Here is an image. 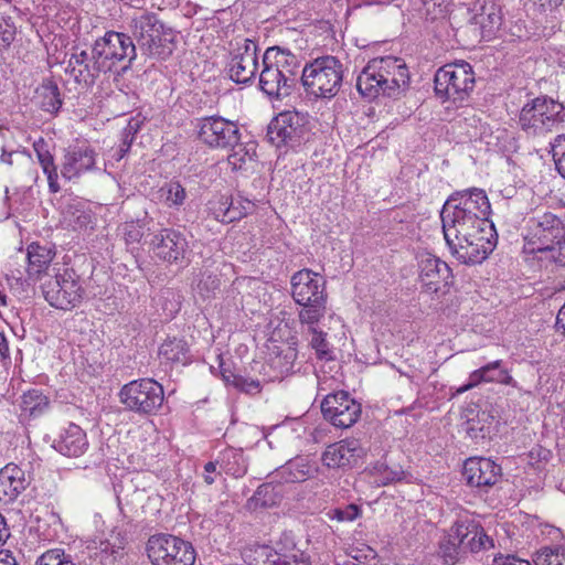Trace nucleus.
I'll list each match as a JSON object with an SVG mask.
<instances>
[{
    "mask_svg": "<svg viewBox=\"0 0 565 565\" xmlns=\"http://www.w3.org/2000/svg\"><path fill=\"white\" fill-rule=\"evenodd\" d=\"M147 553L153 565H193L195 562V551L191 543L172 534L150 536Z\"/></svg>",
    "mask_w": 565,
    "mask_h": 565,
    "instance_id": "nucleus-8",
    "label": "nucleus"
},
{
    "mask_svg": "<svg viewBox=\"0 0 565 565\" xmlns=\"http://www.w3.org/2000/svg\"><path fill=\"white\" fill-rule=\"evenodd\" d=\"M160 193L161 199L169 207H179L186 199L185 189L178 181L166 183L160 189Z\"/></svg>",
    "mask_w": 565,
    "mask_h": 565,
    "instance_id": "nucleus-38",
    "label": "nucleus"
},
{
    "mask_svg": "<svg viewBox=\"0 0 565 565\" xmlns=\"http://www.w3.org/2000/svg\"><path fill=\"white\" fill-rule=\"evenodd\" d=\"M542 7H557L563 0H540Z\"/></svg>",
    "mask_w": 565,
    "mask_h": 565,
    "instance_id": "nucleus-62",
    "label": "nucleus"
},
{
    "mask_svg": "<svg viewBox=\"0 0 565 565\" xmlns=\"http://www.w3.org/2000/svg\"><path fill=\"white\" fill-rule=\"evenodd\" d=\"M298 114L281 113L268 126V140L279 147L281 143L296 142L300 138L301 126Z\"/></svg>",
    "mask_w": 565,
    "mask_h": 565,
    "instance_id": "nucleus-23",
    "label": "nucleus"
},
{
    "mask_svg": "<svg viewBox=\"0 0 565 565\" xmlns=\"http://www.w3.org/2000/svg\"><path fill=\"white\" fill-rule=\"evenodd\" d=\"M546 105L547 107H545V111L541 116L539 136L558 130L565 124V106L552 98L548 99Z\"/></svg>",
    "mask_w": 565,
    "mask_h": 565,
    "instance_id": "nucleus-30",
    "label": "nucleus"
},
{
    "mask_svg": "<svg viewBox=\"0 0 565 565\" xmlns=\"http://www.w3.org/2000/svg\"><path fill=\"white\" fill-rule=\"evenodd\" d=\"M41 108L50 114H56L61 106L62 99L56 84L49 82L41 88Z\"/></svg>",
    "mask_w": 565,
    "mask_h": 565,
    "instance_id": "nucleus-37",
    "label": "nucleus"
},
{
    "mask_svg": "<svg viewBox=\"0 0 565 565\" xmlns=\"http://www.w3.org/2000/svg\"><path fill=\"white\" fill-rule=\"evenodd\" d=\"M548 99L547 97H536L522 107L519 122L527 135L539 136L541 116L547 107Z\"/></svg>",
    "mask_w": 565,
    "mask_h": 565,
    "instance_id": "nucleus-28",
    "label": "nucleus"
},
{
    "mask_svg": "<svg viewBox=\"0 0 565 565\" xmlns=\"http://www.w3.org/2000/svg\"><path fill=\"white\" fill-rule=\"evenodd\" d=\"M151 244L156 256L170 264L182 260L188 250L184 235L172 228L160 231L154 235Z\"/></svg>",
    "mask_w": 565,
    "mask_h": 565,
    "instance_id": "nucleus-20",
    "label": "nucleus"
},
{
    "mask_svg": "<svg viewBox=\"0 0 565 565\" xmlns=\"http://www.w3.org/2000/svg\"><path fill=\"white\" fill-rule=\"evenodd\" d=\"M97 152L88 145L68 147L61 166V174L67 180L79 178L96 167Z\"/></svg>",
    "mask_w": 565,
    "mask_h": 565,
    "instance_id": "nucleus-18",
    "label": "nucleus"
},
{
    "mask_svg": "<svg viewBox=\"0 0 565 565\" xmlns=\"http://www.w3.org/2000/svg\"><path fill=\"white\" fill-rule=\"evenodd\" d=\"M132 141H134L132 136L129 138L128 134H122V143L119 147V149L116 150V152L114 154V157L116 158L117 161L121 160L126 156V153L130 149Z\"/></svg>",
    "mask_w": 565,
    "mask_h": 565,
    "instance_id": "nucleus-54",
    "label": "nucleus"
},
{
    "mask_svg": "<svg viewBox=\"0 0 565 565\" xmlns=\"http://www.w3.org/2000/svg\"><path fill=\"white\" fill-rule=\"evenodd\" d=\"M419 268L420 279L429 289L437 291L439 282L449 284L451 270L447 263L441 259L427 255L420 260Z\"/></svg>",
    "mask_w": 565,
    "mask_h": 565,
    "instance_id": "nucleus-25",
    "label": "nucleus"
},
{
    "mask_svg": "<svg viewBox=\"0 0 565 565\" xmlns=\"http://www.w3.org/2000/svg\"><path fill=\"white\" fill-rule=\"evenodd\" d=\"M502 21V7L495 0H483L469 19L470 24L479 30L480 36L484 40H490L495 35Z\"/></svg>",
    "mask_w": 565,
    "mask_h": 565,
    "instance_id": "nucleus-21",
    "label": "nucleus"
},
{
    "mask_svg": "<svg viewBox=\"0 0 565 565\" xmlns=\"http://www.w3.org/2000/svg\"><path fill=\"white\" fill-rule=\"evenodd\" d=\"M34 151L36 152L39 163L41 164L42 170L45 174L50 173L51 171L57 170L54 163V158L46 149L44 140H40L34 143Z\"/></svg>",
    "mask_w": 565,
    "mask_h": 565,
    "instance_id": "nucleus-47",
    "label": "nucleus"
},
{
    "mask_svg": "<svg viewBox=\"0 0 565 565\" xmlns=\"http://www.w3.org/2000/svg\"><path fill=\"white\" fill-rule=\"evenodd\" d=\"M558 247V260L565 265V236L561 243H554V249Z\"/></svg>",
    "mask_w": 565,
    "mask_h": 565,
    "instance_id": "nucleus-59",
    "label": "nucleus"
},
{
    "mask_svg": "<svg viewBox=\"0 0 565 565\" xmlns=\"http://www.w3.org/2000/svg\"><path fill=\"white\" fill-rule=\"evenodd\" d=\"M232 153L228 154L227 161L234 170H238L246 163L247 160H253L255 154L254 150L250 151L246 146L237 142L236 146L230 147Z\"/></svg>",
    "mask_w": 565,
    "mask_h": 565,
    "instance_id": "nucleus-45",
    "label": "nucleus"
},
{
    "mask_svg": "<svg viewBox=\"0 0 565 565\" xmlns=\"http://www.w3.org/2000/svg\"><path fill=\"white\" fill-rule=\"evenodd\" d=\"M284 535L277 543V548L268 545H252L243 550V558L248 565H276L280 561L281 551L287 550Z\"/></svg>",
    "mask_w": 565,
    "mask_h": 565,
    "instance_id": "nucleus-26",
    "label": "nucleus"
},
{
    "mask_svg": "<svg viewBox=\"0 0 565 565\" xmlns=\"http://www.w3.org/2000/svg\"><path fill=\"white\" fill-rule=\"evenodd\" d=\"M258 46L250 39L237 38L230 43L226 72L237 84L252 83L258 71Z\"/></svg>",
    "mask_w": 565,
    "mask_h": 565,
    "instance_id": "nucleus-9",
    "label": "nucleus"
},
{
    "mask_svg": "<svg viewBox=\"0 0 565 565\" xmlns=\"http://www.w3.org/2000/svg\"><path fill=\"white\" fill-rule=\"evenodd\" d=\"M501 467L488 458H469L463 465V477L471 487L488 489L501 478Z\"/></svg>",
    "mask_w": 565,
    "mask_h": 565,
    "instance_id": "nucleus-19",
    "label": "nucleus"
},
{
    "mask_svg": "<svg viewBox=\"0 0 565 565\" xmlns=\"http://www.w3.org/2000/svg\"><path fill=\"white\" fill-rule=\"evenodd\" d=\"M365 454L360 440L345 439L327 447L322 462L329 468H343L354 465Z\"/></svg>",
    "mask_w": 565,
    "mask_h": 565,
    "instance_id": "nucleus-22",
    "label": "nucleus"
},
{
    "mask_svg": "<svg viewBox=\"0 0 565 565\" xmlns=\"http://www.w3.org/2000/svg\"><path fill=\"white\" fill-rule=\"evenodd\" d=\"M66 72L78 84H93L100 73H107V66L103 64L93 46L90 53L85 50H75L70 56Z\"/></svg>",
    "mask_w": 565,
    "mask_h": 565,
    "instance_id": "nucleus-16",
    "label": "nucleus"
},
{
    "mask_svg": "<svg viewBox=\"0 0 565 565\" xmlns=\"http://www.w3.org/2000/svg\"><path fill=\"white\" fill-rule=\"evenodd\" d=\"M94 47L103 64L107 66V72H113L119 63L127 62L121 66V72H126L137 56L131 38L121 32H106L103 38L95 41Z\"/></svg>",
    "mask_w": 565,
    "mask_h": 565,
    "instance_id": "nucleus-11",
    "label": "nucleus"
},
{
    "mask_svg": "<svg viewBox=\"0 0 565 565\" xmlns=\"http://www.w3.org/2000/svg\"><path fill=\"white\" fill-rule=\"evenodd\" d=\"M221 468L233 477H243L247 467L243 458L242 449L227 448L220 454Z\"/></svg>",
    "mask_w": 565,
    "mask_h": 565,
    "instance_id": "nucleus-34",
    "label": "nucleus"
},
{
    "mask_svg": "<svg viewBox=\"0 0 565 565\" xmlns=\"http://www.w3.org/2000/svg\"><path fill=\"white\" fill-rule=\"evenodd\" d=\"M159 355L168 362L185 364L189 361V347L182 339L166 340L160 349Z\"/></svg>",
    "mask_w": 565,
    "mask_h": 565,
    "instance_id": "nucleus-33",
    "label": "nucleus"
},
{
    "mask_svg": "<svg viewBox=\"0 0 565 565\" xmlns=\"http://www.w3.org/2000/svg\"><path fill=\"white\" fill-rule=\"evenodd\" d=\"M2 565H18L11 551L2 548Z\"/></svg>",
    "mask_w": 565,
    "mask_h": 565,
    "instance_id": "nucleus-58",
    "label": "nucleus"
},
{
    "mask_svg": "<svg viewBox=\"0 0 565 565\" xmlns=\"http://www.w3.org/2000/svg\"><path fill=\"white\" fill-rule=\"evenodd\" d=\"M343 64L335 56L324 55L315 58L300 71L305 90L315 97H334L343 82Z\"/></svg>",
    "mask_w": 565,
    "mask_h": 565,
    "instance_id": "nucleus-5",
    "label": "nucleus"
},
{
    "mask_svg": "<svg viewBox=\"0 0 565 565\" xmlns=\"http://www.w3.org/2000/svg\"><path fill=\"white\" fill-rule=\"evenodd\" d=\"M361 513L360 508L356 504H349L344 509H334L331 518L337 519L340 522L354 521Z\"/></svg>",
    "mask_w": 565,
    "mask_h": 565,
    "instance_id": "nucleus-50",
    "label": "nucleus"
},
{
    "mask_svg": "<svg viewBox=\"0 0 565 565\" xmlns=\"http://www.w3.org/2000/svg\"><path fill=\"white\" fill-rule=\"evenodd\" d=\"M402 470H392L388 468H385L381 479H376V482L382 486H386L391 482L399 481L403 477Z\"/></svg>",
    "mask_w": 565,
    "mask_h": 565,
    "instance_id": "nucleus-53",
    "label": "nucleus"
},
{
    "mask_svg": "<svg viewBox=\"0 0 565 565\" xmlns=\"http://www.w3.org/2000/svg\"><path fill=\"white\" fill-rule=\"evenodd\" d=\"M308 326V332L312 335L310 340L311 348L316 351L318 358L330 359L329 343L326 340V333L317 329V323H301Z\"/></svg>",
    "mask_w": 565,
    "mask_h": 565,
    "instance_id": "nucleus-42",
    "label": "nucleus"
},
{
    "mask_svg": "<svg viewBox=\"0 0 565 565\" xmlns=\"http://www.w3.org/2000/svg\"><path fill=\"white\" fill-rule=\"evenodd\" d=\"M119 397L127 409L139 414H151L161 407L164 393L158 382L142 379L124 385Z\"/></svg>",
    "mask_w": 565,
    "mask_h": 565,
    "instance_id": "nucleus-10",
    "label": "nucleus"
},
{
    "mask_svg": "<svg viewBox=\"0 0 565 565\" xmlns=\"http://www.w3.org/2000/svg\"><path fill=\"white\" fill-rule=\"evenodd\" d=\"M26 487L24 471L14 463L2 468V492L9 501L14 500Z\"/></svg>",
    "mask_w": 565,
    "mask_h": 565,
    "instance_id": "nucleus-29",
    "label": "nucleus"
},
{
    "mask_svg": "<svg viewBox=\"0 0 565 565\" xmlns=\"http://www.w3.org/2000/svg\"><path fill=\"white\" fill-rule=\"evenodd\" d=\"M553 159L558 173L565 179V135H558L551 142Z\"/></svg>",
    "mask_w": 565,
    "mask_h": 565,
    "instance_id": "nucleus-46",
    "label": "nucleus"
},
{
    "mask_svg": "<svg viewBox=\"0 0 565 565\" xmlns=\"http://www.w3.org/2000/svg\"><path fill=\"white\" fill-rule=\"evenodd\" d=\"M300 74L299 58L287 50L269 47L263 56L259 88L269 98L281 99L291 95Z\"/></svg>",
    "mask_w": 565,
    "mask_h": 565,
    "instance_id": "nucleus-3",
    "label": "nucleus"
},
{
    "mask_svg": "<svg viewBox=\"0 0 565 565\" xmlns=\"http://www.w3.org/2000/svg\"><path fill=\"white\" fill-rule=\"evenodd\" d=\"M47 397L36 390L29 391L21 396L20 407L30 416L41 413L47 406Z\"/></svg>",
    "mask_w": 565,
    "mask_h": 565,
    "instance_id": "nucleus-41",
    "label": "nucleus"
},
{
    "mask_svg": "<svg viewBox=\"0 0 565 565\" xmlns=\"http://www.w3.org/2000/svg\"><path fill=\"white\" fill-rule=\"evenodd\" d=\"M198 127L200 140L210 148L230 149L241 139L237 125L221 116L202 118Z\"/></svg>",
    "mask_w": 565,
    "mask_h": 565,
    "instance_id": "nucleus-12",
    "label": "nucleus"
},
{
    "mask_svg": "<svg viewBox=\"0 0 565 565\" xmlns=\"http://www.w3.org/2000/svg\"><path fill=\"white\" fill-rule=\"evenodd\" d=\"M434 83L436 95L461 102L472 92L476 79L471 65L459 61L440 67Z\"/></svg>",
    "mask_w": 565,
    "mask_h": 565,
    "instance_id": "nucleus-6",
    "label": "nucleus"
},
{
    "mask_svg": "<svg viewBox=\"0 0 565 565\" xmlns=\"http://www.w3.org/2000/svg\"><path fill=\"white\" fill-rule=\"evenodd\" d=\"M282 499L280 484L266 482L260 484L255 493L246 501L245 508L250 511L269 509L279 504Z\"/></svg>",
    "mask_w": 565,
    "mask_h": 565,
    "instance_id": "nucleus-27",
    "label": "nucleus"
},
{
    "mask_svg": "<svg viewBox=\"0 0 565 565\" xmlns=\"http://www.w3.org/2000/svg\"><path fill=\"white\" fill-rule=\"evenodd\" d=\"M205 482L209 484H212L214 482V478L211 477L210 475H207V476H205Z\"/></svg>",
    "mask_w": 565,
    "mask_h": 565,
    "instance_id": "nucleus-64",
    "label": "nucleus"
},
{
    "mask_svg": "<svg viewBox=\"0 0 565 565\" xmlns=\"http://www.w3.org/2000/svg\"><path fill=\"white\" fill-rule=\"evenodd\" d=\"M409 73L402 58L385 56L370 61L356 78L359 93L369 99L397 97L407 89Z\"/></svg>",
    "mask_w": 565,
    "mask_h": 565,
    "instance_id": "nucleus-2",
    "label": "nucleus"
},
{
    "mask_svg": "<svg viewBox=\"0 0 565 565\" xmlns=\"http://www.w3.org/2000/svg\"><path fill=\"white\" fill-rule=\"evenodd\" d=\"M493 382L509 385L513 382V379L507 371L501 370V371H498L497 375H494Z\"/></svg>",
    "mask_w": 565,
    "mask_h": 565,
    "instance_id": "nucleus-56",
    "label": "nucleus"
},
{
    "mask_svg": "<svg viewBox=\"0 0 565 565\" xmlns=\"http://www.w3.org/2000/svg\"><path fill=\"white\" fill-rule=\"evenodd\" d=\"M139 128H140V121L136 120V119H131L128 122V125L125 128L122 134H128V137L130 138L131 136L132 137L135 136V134L138 131Z\"/></svg>",
    "mask_w": 565,
    "mask_h": 565,
    "instance_id": "nucleus-57",
    "label": "nucleus"
},
{
    "mask_svg": "<svg viewBox=\"0 0 565 565\" xmlns=\"http://www.w3.org/2000/svg\"><path fill=\"white\" fill-rule=\"evenodd\" d=\"M46 177H47V181H49L50 191L53 192V193L58 192L60 191V185H58V182H57V178H58L57 170L51 171L50 173H46Z\"/></svg>",
    "mask_w": 565,
    "mask_h": 565,
    "instance_id": "nucleus-55",
    "label": "nucleus"
},
{
    "mask_svg": "<svg viewBox=\"0 0 565 565\" xmlns=\"http://www.w3.org/2000/svg\"><path fill=\"white\" fill-rule=\"evenodd\" d=\"M490 213L489 199L478 188L457 191L445 202L440 212L444 237L451 255L461 264H480L493 250Z\"/></svg>",
    "mask_w": 565,
    "mask_h": 565,
    "instance_id": "nucleus-1",
    "label": "nucleus"
},
{
    "mask_svg": "<svg viewBox=\"0 0 565 565\" xmlns=\"http://www.w3.org/2000/svg\"><path fill=\"white\" fill-rule=\"evenodd\" d=\"M45 300L54 308L70 310L82 302L84 288L73 268H63L42 285Z\"/></svg>",
    "mask_w": 565,
    "mask_h": 565,
    "instance_id": "nucleus-7",
    "label": "nucleus"
},
{
    "mask_svg": "<svg viewBox=\"0 0 565 565\" xmlns=\"http://www.w3.org/2000/svg\"><path fill=\"white\" fill-rule=\"evenodd\" d=\"M211 210L215 220L222 222V216L227 207H231V199L226 196H222L220 200L210 202Z\"/></svg>",
    "mask_w": 565,
    "mask_h": 565,
    "instance_id": "nucleus-51",
    "label": "nucleus"
},
{
    "mask_svg": "<svg viewBox=\"0 0 565 565\" xmlns=\"http://www.w3.org/2000/svg\"><path fill=\"white\" fill-rule=\"evenodd\" d=\"M163 24L154 13H145L135 20V35L140 50L150 56L164 54L162 45Z\"/></svg>",
    "mask_w": 565,
    "mask_h": 565,
    "instance_id": "nucleus-15",
    "label": "nucleus"
},
{
    "mask_svg": "<svg viewBox=\"0 0 565 565\" xmlns=\"http://www.w3.org/2000/svg\"><path fill=\"white\" fill-rule=\"evenodd\" d=\"M285 356L294 360L296 358V353L289 349Z\"/></svg>",
    "mask_w": 565,
    "mask_h": 565,
    "instance_id": "nucleus-63",
    "label": "nucleus"
},
{
    "mask_svg": "<svg viewBox=\"0 0 565 565\" xmlns=\"http://www.w3.org/2000/svg\"><path fill=\"white\" fill-rule=\"evenodd\" d=\"M284 540L286 541L287 550L281 551L279 555L280 561L276 562V565H309L305 553L296 547V544L288 534H284Z\"/></svg>",
    "mask_w": 565,
    "mask_h": 565,
    "instance_id": "nucleus-39",
    "label": "nucleus"
},
{
    "mask_svg": "<svg viewBox=\"0 0 565 565\" xmlns=\"http://www.w3.org/2000/svg\"><path fill=\"white\" fill-rule=\"evenodd\" d=\"M291 296L301 308L300 323H318L327 313L326 280L310 269H301L291 277Z\"/></svg>",
    "mask_w": 565,
    "mask_h": 565,
    "instance_id": "nucleus-4",
    "label": "nucleus"
},
{
    "mask_svg": "<svg viewBox=\"0 0 565 565\" xmlns=\"http://www.w3.org/2000/svg\"><path fill=\"white\" fill-rule=\"evenodd\" d=\"M254 209V204L250 201H245L242 203L237 201L236 203L231 199V207H227V211L221 215L222 223H232L234 221L241 220L246 216Z\"/></svg>",
    "mask_w": 565,
    "mask_h": 565,
    "instance_id": "nucleus-44",
    "label": "nucleus"
},
{
    "mask_svg": "<svg viewBox=\"0 0 565 565\" xmlns=\"http://www.w3.org/2000/svg\"><path fill=\"white\" fill-rule=\"evenodd\" d=\"M121 231L127 244L139 243L143 236V227L139 222H127Z\"/></svg>",
    "mask_w": 565,
    "mask_h": 565,
    "instance_id": "nucleus-48",
    "label": "nucleus"
},
{
    "mask_svg": "<svg viewBox=\"0 0 565 565\" xmlns=\"http://www.w3.org/2000/svg\"><path fill=\"white\" fill-rule=\"evenodd\" d=\"M222 377L227 385H232L241 392L254 394L260 391L259 381L244 377L243 375L235 374L230 370H223Z\"/></svg>",
    "mask_w": 565,
    "mask_h": 565,
    "instance_id": "nucleus-36",
    "label": "nucleus"
},
{
    "mask_svg": "<svg viewBox=\"0 0 565 565\" xmlns=\"http://www.w3.org/2000/svg\"><path fill=\"white\" fill-rule=\"evenodd\" d=\"M323 417L333 426L349 428L361 415V404L351 398L349 393L340 391L329 394L321 403Z\"/></svg>",
    "mask_w": 565,
    "mask_h": 565,
    "instance_id": "nucleus-13",
    "label": "nucleus"
},
{
    "mask_svg": "<svg viewBox=\"0 0 565 565\" xmlns=\"http://www.w3.org/2000/svg\"><path fill=\"white\" fill-rule=\"evenodd\" d=\"M529 227L532 237L540 243V250H554V243H561L565 235L562 220L550 212L531 217Z\"/></svg>",
    "mask_w": 565,
    "mask_h": 565,
    "instance_id": "nucleus-14",
    "label": "nucleus"
},
{
    "mask_svg": "<svg viewBox=\"0 0 565 565\" xmlns=\"http://www.w3.org/2000/svg\"><path fill=\"white\" fill-rule=\"evenodd\" d=\"M315 471L308 458L297 457L285 463L280 468L279 475L285 482H301L311 477Z\"/></svg>",
    "mask_w": 565,
    "mask_h": 565,
    "instance_id": "nucleus-32",
    "label": "nucleus"
},
{
    "mask_svg": "<svg viewBox=\"0 0 565 565\" xmlns=\"http://www.w3.org/2000/svg\"><path fill=\"white\" fill-rule=\"evenodd\" d=\"M53 447L66 457H79L86 451L88 441L85 431L71 423L54 440Z\"/></svg>",
    "mask_w": 565,
    "mask_h": 565,
    "instance_id": "nucleus-24",
    "label": "nucleus"
},
{
    "mask_svg": "<svg viewBox=\"0 0 565 565\" xmlns=\"http://www.w3.org/2000/svg\"><path fill=\"white\" fill-rule=\"evenodd\" d=\"M439 552L444 558L445 564L447 565H454L466 557L460 542L451 536V531L449 532L448 536L440 542Z\"/></svg>",
    "mask_w": 565,
    "mask_h": 565,
    "instance_id": "nucleus-35",
    "label": "nucleus"
},
{
    "mask_svg": "<svg viewBox=\"0 0 565 565\" xmlns=\"http://www.w3.org/2000/svg\"><path fill=\"white\" fill-rule=\"evenodd\" d=\"M13 38H14V29L13 28L2 30V43L10 44L11 41H13Z\"/></svg>",
    "mask_w": 565,
    "mask_h": 565,
    "instance_id": "nucleus-60",
    "label": "nucleus"
},
{
    "mask_svg": "<svg viewBox=\"0 0 565 565\" xmlns=\"http://www.w3.org/2000/svg\"><path fill=\"white\" fill-rule=\"evenodd\" d=\"M533 562L535 565H565V548L545 547L535 554Z\"/></svg>",
    "mask_w": 565,
    "mask_h": 565,
    "instance_id": "nucleus-43",
    "label": "nucleus"
},
{
    "mask_svg": "<svg viewBox=\"0 0 565 565\" xmlns=\"http://www.w3.org/2000/svg\"><path fill=\"white\" fill-rule=\"evenodd\" d=\"M499 366H501V361L498 360V361L488 363L487 365H484L478 370H475L469 376V382L466 385L459 387L457 390V393L462 394V393L473 388L481 382H493L494 375H488V373L492 372V371H497V369Z\"/></svg>",
    "mask_w": 565,
    "mask_h": 565,
    "instance_id": "nucleus-40",
    "label": "nucleus"
},
{
    "mask_svg": "<svg viewBox=\"0 0 565 565\" xmlns=\"http://www.w3.org/2000/svg\"><path fill=\"white\" fill-rule=\"evenodd\" d=\"M217 463L221 466V460H220V458H218L215 462H213V461H209L207 463H205V466H204V470H205V472H207V473H212V472H214V471L216 470V465H217Z\"/></svg>",
    "mask_w": 565,
    "mask_h": 565,
    "instance_id": "nucleus-61",
    "label": "nucleus"
},
{
    "mask_svg": "<svg viewBox=\"0 0 565 565\" xmlns=\"http://www.w3.org/2000/svg\"><path fill=\"white\" fill-rule=\"evenodd\" d=\"M451 536L461 544L465 554L478 553L494 546L493 539L473 520L457 521L451 526Z\"/></svg>",
    "mask_w": 565,
    "mask_h": 565,
    "instance_id": "nucleus-17",
    "label": "nucleus"
},
{
    "mask_svg": "<svg viewBox=\"0 0 565 565\" xmlns=\"http://www.w3.org/2000/svg\"><path fill=\"white\" fill-rule=\"evenodd\" d=\"M55 252L50 246H42L39 243H32L28 247L26 259L29 262V274L40 275L49 268L53 260Z\"/></svg>",
    "mask_w": 565,
    "mask_h": 565,
    "instance_id": "nucleus-31",
    "label": "nucleus"
},
{
    "mask_svg": "<svg viewBox=\"0 0 565 565\" xmlns=\"http://www.w3.org/2000/svg\"><path fill=\"white\" fill-rule=\"evenodd\" d=\"M35 565H75L72 559L66 558L64 554L57 551H49L42 554Z\"/></svg>",
    "mask_w": 565,
    "mask_h": 565,
    "instance_id": "nucleus-49",
    "label": "nucleus"
},
{
    "mask_svg": "<svg viewBox=\"0 0 565 565\" xmlns=\"http://www.w3.org/2000/svg\"><path fill=\"white\" fill-rule=\"evenodd\" d=\"M492 565H532L529 561L519 558L515 555H500L494 557Z\"/></svg>",
    "mask_w": 565,
    "mask_h": 565,
    "instance_id": "nucleus-52",
    "label": "nucleus"
}]
</instances>
